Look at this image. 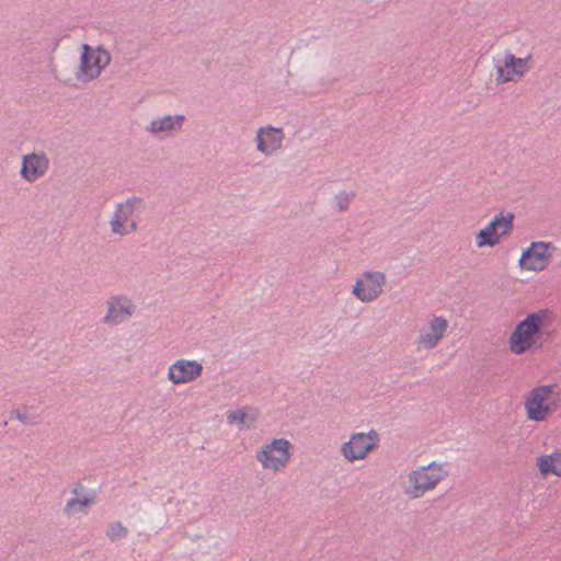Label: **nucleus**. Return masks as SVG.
Segmentation results:
<instances>
[{
  "mask_svg": "<svg viewBox=\"0 0 561 561\" xmlns=\"http://www.w3.org/2000/svg\"><path fill=\"white\" fill-rule=\"evenodd\" d=\"M553 322L552 313L540 309L528 313L508 336V350L514 355L534 352L543 345L545 336Z\"/></svg>",
  "mask_w": 561,
  "mask_h": 561,
  "instance_id": "obj_1",
  "label": "nucleus"
},
{
  "mask_svg": "<svg viewBox=\"0 0 561 561\" xmlns=\"http://www.w3.org/2000/svg\"><path fill=\"white\" fill-rule=\"evenodd\" d=\"M448 476V465L445 462L432 461L426 466H419L407 474L402 483V493L409 500L422 499Z\"/></svg>",
  "mask_w": 561,
  "mask_h": 561,
  "instance_id": "obj_2",
  "label": "nucleus"
},
{
  "mask_svg": "<svg viewBox=\"0 0 561 561\" xmlns=\"http://www.w3.org/2000/svg\"><path fill=\"white\" fill-rule=\"evenodd\" d=\"M561 408V392L556 383L538 385L524 397V410L528 421L541 423Z\"/></svg>",
  "mask_w": 561,
  "mask_h": 561,
  "instance_id": "obj_3",
  "label": "nucleus"
},
{
  "mask_svg": "<svg viewBox=\"0 0 561 561\" xmlns=\"http://www.w3.org/2000/svg\"><path fill=\"white\" fill-rule=\"evenodd\" d=\"M145 209L146 203L139 196H130L116 204L108 220L111 232L118 237H126L135 232L139 226V217Z\"/></svg>",
  "mask_w": 561,
  "mask_h": 561,
  "instance_id": "obj_4",
  "label": "nucleus"
},
{
  "mask_svg": "<svg viewBox=\"0 0 561 561\" xmlns=\"http://www.w3.org/2000/svg\"><path fill=\"white\" fill-rule=\"evenodd\" d=\"M293 453V444L287 438L279 437L263 443L256 448L254 457L263 471L276 474L288 467Z\"/></svg>",
  "mask_w": 561,
  "mask_h": 561,
  "instance_id": "obj_5",
  "label": "nucleus"
},
{
  "mask_svg": "<svg viewBox=\"0 0 561 561\" xmlns=\"http://www.w3.org/2000/svg\"><path fill=\"white\" fill-rule=\"evenodd\" d=\"M111 60L112 56L104 47L82 44L76 72L77 80L87 83L98 79L111 64Z\"/></svg>",
  "mask_w": 561,
  "mask_h": 561,
  "instance_id": "obj_6",
  "label": "nucleus"
},
{
  "mask_svg": "<svg viewBox=\"0 0 561 561\" xmlns=\"http://www.w3.org/2000/svg\"><path fill=\"white\" fill-rule=\"evenodd\" d=\"M379 443L380 435L375 430L354 432L341 444L340 454L350 463L363 461L379 447Z\"/></svg>",
  "mask_w": 561,
  "mask_h": 561,
  "instance_id": "obj_7",
  "label": "nucleus"
},
{
  "mask_svg": "<svg viewBox=\"0 0 561 561\" xmlns=\"http://www.w3.org/2000/svg\"><path fill=\"white\" fill-rule=\"evenodd\" d=\"M531 61V55L516 57L511 51H505L503 55L495 57L493 65L496 84L501 85L519 81L530 70Z\"/></svg>",
  "mask_w": 561,
  "mask_h": 561,
  "instance_id": "obj_8",
  "label": "nucleus"
},
{
  "mask_svg": "<svg viewBox=\"0 0 561 561\" xmlns=\"http://www.w3.org/2000/svg\"><path fill=\"white\" fill-rule=\"evenodd\" d=\"M387 276L379 270H367L360 273L352 286V295L363 304L376 301L382 294Z\"/></svg>",
  "mask_w": 561,
  "mask_h": 561,
  "instance_id": "obj_9",
  "label": "nucleus"
},
{
  "mask_svg": "<svg viewBox=\"0 0 561 561\" xmlns=\"http://www.w3.org/2000/svg\"><path fill=\"white\" fill-rule=\"evenodd\" d=\"M448 320L443 316L431 314L419 327L415 340L417 351H431L445 337Z\"/></svg>",
  "mask_w": 561,
  "mask_h": 561,
  "instance_id": "obj_10",
  "label": "nucleus"
},
{
  "mask_svg": "<svg viewBox=\"0 0 561 561\" xmlns=\"http://www.w3.org/2000/svg\"><path fill=\"white\" fill-rule=\"evenodd\" d=\"M554 252L550 242L534 241L526 248L518 261V266L528 272H541L548 267Z\"/></svg>",
  "mask_w": 561,
  "mask_h": 561,
  "instance_id": "obj_11",
  "label": "nucleus"
},
{
  "mask_svg": "<svg viewBox=\"0 0 561 561\" xmlns=\"http://www.w3.org/2000/svg\"><path fill=\"white\" fill-rule=\"evenodd\" d=\"M286 136L282 127L263 125L257 127L253 138L255 150L264 157H273L284 148Z\"/></svg>",
  "mask_w": 561,
  "mask_h": 561,
  "instance_id": "obj_12",
  "label": "nucleus"
},
{
  "mask_svg": "<svg viewBox=\"0 0 561 561\" xmlns=\"http://www.w3.org/2000/svg\"><path fill=\"white\" fill-rule=\"evenodd\" d=\"M203 363L198 359L178 358L168 366L167 380L172 386L187 385L203 375Z\"/></svg>",
  "mask_w": 561,
  "mask_h": 561,
  "instance_id": "obj_13",
  "label": "nucleus"
},
{
  "mask_svg": "<svg viewBox=\"0 0 561 561\" xmlns=\"http://www.w3.org/2000/svg\"><path fill=\"white\" fill-rule=\"evenodd\" d=\"M106 312L103 322L115 327L127 322L136 312V304L125 295L110 297L105 304Z\"/></svg>",
  "mask_w": 561,
  "mask_h": 561,
  "instance_id": "obj_14",
  "label": "nucleus"
},
{
  "mask_svg": "<svg viewBox=\"0 0 561 561\" xmlns=\"http://www.w3.org/2000/svg\"><path fill=\"white\" fill-rule=\"evenodd\" d=\"M50 160L44 151H32L21 157L20 178L26 183H34L44 178Z\"/></svg>",
  "mask_w": 561,
  "mask_h": 561,
  "instance_id": "obj_15",
  "label": "nucleus"
},
{
  "mask_svg": "<svg viewBox=\"0 0 561 561\" xmlns=\"http://www.w3.org/2000/svg\"><path fill=\"white\" fill-rule=\"evenodd\" d=\"M185 122L182 114H168L152 118L146 125L145 131L154 139L164 140L178 135Z\"/></svg>",
  "mask_w": 561,
  "mask_h": 561,
  "instance_id": "obj_16",
  "label": "nucleus"
},
{
  "mask_svg": "<svg viewBox=\"0 0 561 561\" xmlns=\"http://www.w3.org/2000/svg\"><path fill=\"white\" fill-rule=\"evenodd\" d=\"M259 417L255 408L243 407L236 410H229L226 414L227 423L236 426L238 431L243 432L252 428Z\"/></svg>",
  "mask_w": 561,
  "mask_h": 561,
  "instance_id": "obj_17",
  "label": "nucleus"
},
{
  "mask_svg": "<svg viewBox=\"0 0 561 561\" xmlns=\"http://www.w3.org/2000/svg\"><path fill=\"white\" fill-rule=\"evenodd\" d=\"M537 468L542 477H561V451L541 455L536 460Z\"/></svg>",
  "mask_w": 561,
  "mask_h": 561,
  "instance_id": "obj_18",
  "label": "nucleus"
},
{
  "mask_svg": "<svg viewBox=\"0 0 561 561\" xmlns=\"http://www.w3.org/2000/svg\"><path fill=\"white\" fill-rule=\"evenodd\" d=\"M82 489L76 488L65 506V512L69 515L85 512V508L94 503V495L89 493L80 494Z\"/></svg>",
  "mask_w": 561,
  "mask_h": 561,
  "instance_id": "obj_19",
  "label": "nucleus"
},
{
  "mask_svg": "<svg viewBox=\"0 0 561 561\" xmlns=\"http://www.w3.org/2000/svg\"><path fill=\"white\" fill-rule=\"evenodd\" d=\"M514 215L510 211H500L485 226L489 230L495 232L499 237H507L513 230Z\"/></svg>",
  "mask_w": 561,
  "mask_h": 561,
  "instance_id": "obj_20",
  "label": "nucleus"
},
{
  "mask_svg": "<svg viewBox=\"0 0 561 561\" xmlns=\"http://www.w3.org/2000/svg\"><path fill=\"white\" fill-rule=\"evenodd\" d=\"M501 239L502 238L499 237L495 232L483 227L476 234L474 241H476V245L479 249H481V248H485V247L493 248L500 243Z\"/></svg>",
  "mask_w": 561,
  "mask_h": 561,
  "instance_id": "obj_21",
  "label": "nucleus"
},
{
  "mask_svg": "<svg viewBox=\"0 0 561 561\" xmlns=\"http://www.w3.org/2000/svg\"><path fill=\"white\" fill-rule=\"evenodd\" d=\"M105 535L111 542H115L127 537L128 528L122 522L114 520L107 525Z\"/></svg>",
  "mask_w": 561,
  "mask_h": 561,
  "instance_id": "obj_22",
  "label": "nucleus"
},
{
  "mask_svg": "<svg viewBox=\"0 0 561 561\" xmlns=\"http://www.w3.org/2000/svg\"><path fill=\"white\" fill-rule=\"evenodd\" d=\"M353 198H354V193L353 192H351V191H341L333 198L334 207L339 211H345V210L348 209Z\"/></svg>",
  "mask_w": 561,
  "mask_h": 561,
  "instance_id": "obj_23",
  "label": "nucleus"
},
{
  "mask_svg": "<svg viewBox=\"0 0 561 561\" xmlns=\"http://www.w3.org/2000/svg\"><path fill=\"white\" fill-rule=\"evenodd\" d=\"M15 415H16V419H18L20 422H22V423H24V424L28 422V421H27V416H26V413H25V412L16 411Z\"/></svg>",
  "mask_w": 561,
  "mask_h": 561,
  "instance_id": "obj_24",
  "label": "nucleus"
}]
</instances>
